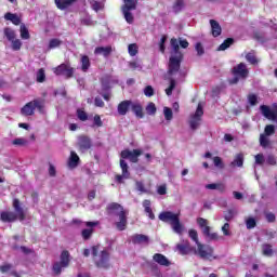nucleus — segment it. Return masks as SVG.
Listing matches in <instances>:
<instances>
[{
  "mask_svg": "<svg viewBox=\"0 0 277 277\" xmlns=\"http://www.w3.org/2000/svg\"><path fill=\"white\" fill-rule=\"evenodd\" d=\"M107 215H118L119 222L116 223L117 230H127V224H129L127 215L128 212L124 207L118 202H111L106 207Z\"/></svg>",
  "mask_w": 277,
  "mask_h": 277,
  "instance_id": "obj_1",
  "label": "nucleus"
},
{
  "mask_svg": "<svg viewBox=\"0 0 277 277\" xmlns=\"http://www.w3.org/2000/svg\"><path fill=\"white\" fill-rule=\"evenodd\" d=\"M142 155V150L140 149H133L132 151L129 149H123L120 154V168H121V172L123 174V177L127 179H131V172H129V164L127 163V161H124V159H129V161H131V163H137V161H140V156Z\"/></svg>",
  "mask_w": 277,
  "mask_h": 277,
  "instance_id": "obj_2",
  "label": "nucleus"
},
{
  "mask_svg": "<svg viewBox=\"0 0 277 277\" xmlns=\"http://www.w3.org/2000/svg\"><path fill=\"white\" fill-rule=\"evenodd\" d=\"M170 44L172 47L173 53H175V56H171L169 58L168 74L175 75V72H179L181 70V62H183V52H180L179 39L172 38L170 40Z\"/></svg>",
  "mask_w": 277,
  "mask_h": 277,
  "instance_id": "obj_3",
  "label": "nucleus"
},
{
  "mask_svg": "<svg viewBox=\"0 0 277 277\" xmlns=\"http://www.w3.org/2000/svg\"><path fill=\"white\" fill-rule=\"evenodd\" d=\"M13 208L15 212L12 211H3L0 214L1 222L12 223L18 220L19 222H24L25 220V210L21 207V200L14 199L13 200Z\"/></svg>",
  "mask_w": 277,
  "mask_h": 277,
  "instance_id": "obj_4",
  "label": "nucleus"
},
{
  "mask_svg": "<svg viewBox=\"0 0 277 277\" xmlns=\"http://www.w3.org/2000/svg\"><path fill=\"white\" fill-rule=\"evenodd\" d=\"M100 248L101 246L98 245L91 248L94 264L98 269H109V251L107 249L100 251Z\"/></svg>",
  "mask_w": 277,
  "mask_h": 277,
  "instance_id": "obj_5",
  "label": "nucleus"
},
{
  "mask_svg": "<svg viewBox=\"0 0 277 277\" xmlns=\"http://www.w3.org/2000/svg\"><path fill=\"white\" fill-rule=\"evenodd\" d=\"M158 217L161 222H169L174 233H177V235H181L183 233V224H181V219H179V214H174L170 211H164L161 212Z\"/></svg>",
  "mask_w": 277,
  "mask_h": 277,
  "instance_id": "obj_6",
  "label": "nucleus"
},
{
  "mask_svg": "<svg viewBox=\"0 0 277 277\" xmlns=\"http://www.w3.org/2000/svg\"><path fill=\"white\" fill-rule=\"evenodd\" d=\"M234 78L228 80L229 85H237L240 79H248L250 77V70L248 69V65L246 63H239L234 66L230 70Z\"/></svg>",
  "mask_w": 277,
  "mask_h": 277,
  "instance_id": "obj_7",
  "label": "nucleus"
},
{
  "mask_svg": "<svg viewBox=\"0 0 277 277\" xmlns=\"http://www.w3.org/2000/svg\"><path fill=\"white\" fill-rule=\"evenodd\" d=\"M36 109L40 114L44 111V100L42 98H35L31 102L26 103L22 108H21V115L22 116H34L36 114Z\"/></svg>",
  "mask_w": 277,
  "mask_h": 277,
  "instance_id": "obj_8",
  "label": "nucleus"
},
{
  "mask_svg": "<svg viewBox=\"0 0 277 277\" xmlns=\"http://www.w3.org/2000/svg\"><path fill=\"white\" fill-rule=\"evenodd\" d=\"M194 254L202 259L203 261H215V249L211 245H203L202 242L197 245V249H194Z\"/></svg>",
  "mask_w": 277,
  "mask_h": 277,
  "instance_id": "obj_9",
  "label": "nucleus"
},
{
  "mask_svg": "<svg viewBox=\"0 0 277 277\" xmlns=\"http://www.w3.org/2000/svg\"><path fill=\"white\" fill-rule=\"evenodd\" d=\"M60 259L61 261L55 262L52 266V272L54 273L55 276H60V274H62V269L69 267L70 252H68V250L62 251Z\"/></svg>",
  "mask_w": 277,
  "mask_h": 277,
  "instance_id": "obj_10",
  "label": "nucleus"
},
{
  "mask_svg": "<svg viewBox=\"0 0 277 277\" xmlns=\"http://www.w3.org/2000/svg\"><path fill=\"white\" fill-rule=\"evenodd\" d=\"M54 75L63 76L65 79H72L75 77V68L69 64L63 63L54 68Z\"/></svg>",
  "mask_w": 277,
  "mask_h": 277,
  "instance_id": "obj_11",
  "label": "nucleus"
},
{
  "mask_svg": "<svg viewBox=\"0 0 277 277\" xmlns=\"http://www.w3.org/2000/svg\"><path fill=\"white\" fill-rule=\"evenodd\" d=\"M202 116H205L202 104H198L195 114L190 116V120H189V127L193 131H196V129L200 127V122H202Z\"/></svg>",
  "mask_w": 277,
  "mask_h": 277,
  "instance_id": "obj_12",
  "label": "nucleus"
},
{
  "mask_svg": "<svg viewBox=\"0 0 277 277\" xmlns=\"http://www.w3.org/2000/svg\"><path fill=\"white\" fill-rule=\"evenodd\" d=\"M260 111L266 120H272V122H276L277 124V104H274L273 108L267 105H261Z\"/></svg>",
  "mask_w": 277,
  "mask_h": 277,
  "instance_id": "obj_13",
  "label": "nucleus"
},
{
  "mask_svg": "<svg viewBox=\"0 0 277 277\" xmlns=\"http://www.w3.org/2000/svg\"><path fill=\"white\" fill-rule=\"evenodd\" d=\"M79 153H88L92 148V138L88 135H80L77 142Z\"/></svg>",
  "mask_w": 277,
  "mask_h": 277,
  "instance_id": "obj_14",
  "label": "nucleus"
},
{
  "mask_svg": "<svg viewBox=\"0 0 277 277\" xmlns=\"http://www.w3.org/2000/svg\"><path fill=\"white\" fill-rule=\"evenodd\" d=\"M98 222H92V221L85 222V226L88 228H84L81 230V237L84 241L92 239V235H94V226H96Z\"/></svg>",
  "mask_w": 277,
  "mask_h": 277,
  "instance_id": "obj_15",
  "label": "nucleus"
},
{
  "mask_svg": "<svg viewBox=\"0 0 277 277\" xmlns=\"http://www.w3.org/2000/svg\"><path fill=\"white\" fill-rule=\"evenodd\" d=\"M133 101L131 100H124L120 102L117 106V111L119 116H127L129 114V110L131 109Z\"/></svg>",
  "mask_w": 277,
  "mask_h": 277,
  "instance_id": "obj_16",
  "label": "nucleus"
},
{
  "mask_svg": "<svg viewBox=\"0 0 277 277\" xmlns=\"http://www.w3.org/2000/svg\"><path fill=\"white\" fill-rule=\"evenodd\" d=\"M131 241L134 246H140L142 243L148 245L150 239L144 234H134L131 236Z\"/></svg>",
  "mask_w": 277,
  "mask_h": 277,
  "instance_id": "obj_17",
  "label": "nucleus"
},
{
  "mask_svg": "<svg viewBox=\"0 0 277 277\" xmlns=\"http://www.w3.org/2000/svg\"><path fill=\"white\" fill-rule=\"evenodd\" d=\"M54 3L57 10L64 11L68 10V8H72V5L77 3V0H54Z\"/></svg>",
  "mask_w": 277,
  "mask_h": 277,
  "instance_id": "obj_18",
  "label": "nucleus"
},
{
  "mask_svg": "<svg viewBox=\"0 0 277 277\" xmlns=\"http://www.w3.org/2000/svg\"><path fill=\"white\" fill-rule=\"evenodd\" d=\"M153 260L155 261V263H158V265H161L162 267H170V265H172L170 260H168V258H166V255L161 253L154 254Z\"/></svg>",
  "mask_w": 277,
  "mask_h": 277,
  "instance_id": "obj_19",
  "label": "nucleus"
},
{
  "mask_svg": "<svg viewBox=\"0 0 277 277\" xmlns=\"http://www.w3.org/2000/svg\"><path fill=\"white\" fill-rule=\"evenodd\" d=\"M80 162H81V159L79 158V155H77L76 151H70V156L67 161L68 168H70L71 170H75V168H77Z\"/></svg>",
  "mask_w": 277,
  "mask_h": 277,
  "instance_id": "obj_20",
  "label": "nucleus"
},
{
  "mask_svg": "<svg viewBox=\"0 0 277 277\" xmlns=\"http://www.w3.org/2000/svg\"><path fill=\"white\" fill-rule=\"evenodd\" d=\"M210 26L213 38H219V36H222V26L217 21L210 19Z\"/></svg>",
  "mask_w": 277,
  "mask_h": 277,
  "instance_id": "obj_21",
  "label": "nucleus"
},
{
  "mask_svg": "<svg viewBox=\"0 0 277 277\" xmlns=\"http://www.w3.org/2000/svg\"><path fill=\"white\" fill-rule=\"evenodd\" d=\"M131 111H133L138 119L144 118V107H142V104L138 102H132Z\"/></svg>",
  "mask_w": 277,
  "mask_h": 277,
  "instance_id": "obj_22",
  "label": "nucleus"
},
{
  "mask_svg": "<svg viewBox=\"0 0 277 277\" xmlns=\"http://www.w3.org/2000/svg\"><path fill=\"white\" fill-rule=\"evenodd\" d=\"M111 51H114L111 49V45H107V47H97L94 50V54L95 55H103L104 57H109V55H111Z\"/></svg>",
  "mask_w": 277,
  "mask_h": 277,
  "instance_id": "obj_23",
  "label": "nucleus"
},
{
  "mask_svg": "<svg viewBox=\"0 0 277 277\" xmlns=\"http://www.w3.org/2000/svg\"><path fill=\"white\" fill-rule=\"evenodd\" d=\"M176 249L179 250L180 254L185 255V254H189V252H192L194 250V248H192V245H189V241H185L184 245H177Z\"/></svg>",
  "mask_w": 277,
  "mask_h": 277,
  "instance_id": "obj_24",
  "label": "nucleus"
},
{
  "mask_svg": "<svg viewBox=\"0 0 277 277\" xmlns=\"http://www.w3.org/2000/svg\"><path fill=\"white\" fill-rule=\"evenodd\" d=\"M229 166L230 168H243V154H237Z\"/></svg>",
  "mask_w": 277,
  "mask_h": 277,
  "instance_id": "obj_25",
  "label": "nucleus"
},
{
  "mask_svg": "<svg viewBox=\"0 0 277 277\" xmlns=\"http://www.w3.org/2000/svg\"><path fill=\"white\" fill-rule=\"evenodd\" d=\"M80 64L82 72H88V70H90V66H92V64L90 63V56L81 55Z\"/></svg>",
  "mask_w": 277,
  "mask_h": 277,
  "instance_id": "obj_26",
  "label": "nucleus"
},
{
  "mask_svg": "<svg viewBox=\"0 0 277 277\" xmlns=\"http://www.w3.org/2000/svg\"><path fill=\"white\" fill-rule=\"evenodd\" d=\"M202 234L207 237L210 241H217L220 239V235L217 233H211V227H205L202 229Z\"/></svg>",
  "mask_w": 277,
  "mask_h": 277,
  "instance_id": "obj_27",
  "label": "nucleus"
},
{
  "mask_svg": "<svg viewBox=\"0 0 277 277\" xmlns=\"http://www.w3.org/2000/svg\"><path fill=\"white\" fill-rule=\"evenodd\" d=\"M138 0H123L121 10H137Z\"/></svg>",
  "mask_w": 277,
  "mask_h": 277,
  "instance_id": "obj_28",
  "label": "nucleus"
},
{
  "mask_svg": "<svg viewBox=\"0 0 277 277\" xmlns=\"http://www.w3.org/2000/svg\"><path fill=\"white\" fill-rule=\"evenodd\" d=\"M150 200L145 199L143 201V207L145 209V213L148 215L149 220H155V213L153 212V208H150Z\"/></svg>",
  "mask_w": 277,
  "mask_h": 277,
  "instance_id": "obj_29",
  "label": "nucleus"
},
{
  "mask_svg": "<svg viewBox=\"0 0 277 277\" xmlns=\"http://www.w3.org/2000/svg\"><path fill=\"white\" fill-rule=\"evenodd\" d=\"M121 12L123 14V17L126 18V22L129 25H133V21H135V17L133 16V10H129V9H121Z\"/></svg>",
  "mask_w": 277,
  "mask_h": 277,
  "instance_id": "obj_30",
  "label": "nucleus"
},
{
  "mask_svg": "<svg viewBox=\"0 0 277 277\" xmlns=\"http://www.w3.org/2000/svg\"><path fill=\"white\" fill-rule=\"evenodd\" d=\"M4 18L5 21H11V23H13V25H21V17H18V15L8 12L4 14Z\"/></svg>",
  "mask_w": 277,
  "mask_h": 277,
  "instance_id": "obj_31",
  "label": "nucleus"
},
{
  "mask_svg": "<svg viewBox=\"0 0 277 277\" xmlns=\"http://www.w3.org/2000/svg\"><path fill=\"white\" fill-rule=\"evenodd\" d=\"M185 8V0H175L172 10L175 14H180V12H183V9Z\"/></svg>",
  "mask_w": 277,
  "mask_h": 277,
  "instance_id": "obj_32",
  "label": "nucleus"
},
{
  "mask_svg": "<svg viewBox=\"0 0 277 277\" xmlns=\"http://www.w3.org/2000/svg\"><path fill=\"white\" fill-rule=\"evenodd\" d=\"M3 35L6 37V40H9V42L14 41L16 38V31L10 27H5L3 29Z\"/></svg>",
  "mask_w": 277,
  "mask_h": 277,
  "instance_id": "obj_33",
  "label": "nucleus"
},
{
  "mask_svg": "<svg viewBox=\"0 0 277 277\" xmlns=\"http://www.w3.org/2000/svg\"><path fill=\"white\" fill-rule=\"evenodd\" d=\"M245 57L246 61L251 64V66H256L259 64V58H256L254 51L247 53Z\"/></svg>",
  "mask_w": 277,
  "mask_h": 277,
  "instance_id": "obj_34",
  "label": "nucleus"
},
{
  "mask_svg": "<svg viewBox=\"0 0 277 277\" xmlns=\"http://www.w3.org/2000/svg\"><path fill=\"white\" fill-rule=\"evenodd\" d=\"M232 44H235V39L227 38L219 45L217 51H226V49H230Z\"/></svg>",
  "mask_w": 277,
  "mask_h": 277,
  "instance_id": "obj_35",
  "label": "nucleus"
},
{
  "mask_svg": "<svg viewBox=\"0 0 277 277\" xmlns=\"http://www.w3.org/2000/svg\"><path fill=\"white\" fill-rule=\"evenodd\" d=\"M262 254L264 256H274V249L272 248V245L263 243L262 245Z\"/></svg>",
  "mask_w": 277,
  "mask_h": 277,
  "instance_id": "obj_36",
  "label": "nucleus"
},
{
  "mask_svg": "<svg viewBox=\"0 0 277 277\" xmlns=\"http://www.w3.org/2000/svg\"><path fill=\"white\" fill-rule=\"evenodd\" d=\"M19 34L22 40H29L31 38V35H29V29H27V26H25V24H22L19 26Z\"/></svg>",
  "mask_w": 277,
  "mask_h": 277,
  "instance_id": "obj_37",
  "label": "nucleus"
},
{
  "mask_svg": "<svg viewBox=\"0 0 277 277\" xmlns=\"http://www.w3.org/2000/svg\"><path fill=\"white\" fill-rule=\"evenodd\" d=\"M206 189H217V192H226V185H224L223 183H212L206 185Z\"/></svg>",
  "mask_w": 277,
  "mask_h": 277,
  "instance_id": "obj_38",
  "label": "nucleus"
},
{
  "mask_svg": "<svg viewBox=\"0 0 277 277\" xmlns=\"http://www.w3.org/2000/svg\"><path fill=\"white\" fill-rule=\"evenodd\" d=\"M90 4H91L92 10H94V12H101V10H104V8H105V4H103V2L97 1V0H91Z\"/></svg>",
  "mask_w": 277,
  "mask_h": 277,
  "instance_id": "obj_39",
  "label": "nucleus"
},
{
  "mask_svg": "<svg viewBox=\"0 0 277 277\" xmlns=\"http://www.w3.org/2000/svg\"><path fill=\"white\" fill-rule=\"evenodd\" d=\"M145 110H146V114H148V116H155L157 114V106L155 105V103L149 102Z\"/></svg>",
  "mask_w": 277,
  "mask_h": 277,
  "instance_id": "obj_40",
  "label": "nucleus"
},
{
  "mask_svg": "<svg viewBox=\"0 0 277 277\" xmlns=\"http://www.w3.org/2000/svg\"><path fill=\"white\" fill-rule=\"evenodd\" d=\"M128 53L131 57H135V55L138 53L137 43H130L128 45Z\"/></svg>",
  "mask_w": 277,
  "mask_h": 277,
  "instance_id": "obj_41",
  "label": "nucleus"
},
{
  "mask_svg": "<svg viewBox=\"0 0 277 277\" xmlns=\"http://www.w3.org/2000/svg\"><path fill=\"white\" fill-rule=\"evenodd\" d=\"M47 81V74L44 72V68H40L37 71V83H44Z\"/></svg>",
  "mask_w": 277,
  "mask_h": 277,
  "instance_id": "obj_42",
  "label": "nucleus"
},
{
  "mask_svg": "<svg viewBox=\"0 0 277 277\" xmlns=\"http://www.w3.org/2000/svg\"><path fill=\"white\" fill-rule=\"evenodd\" d=\"M77 118L81 121V122H85L88 120V113H85V110L78 108L77 111Z\"/></svg>",
  "mask_w": 277,
  "mask_h": 277,
  "instance_id": "obj_43",
  "label": "nucleus"
},
{
  "mask_svg": "<svg viewBox=\"0 0 277 277\" xmlns=\"http://www.w3.org/2000/svg\"><path fill=\"white\" fill-rule=\"evenodd\" d=\"M271 142L267 135L265 134H261L260 135V146H262V148H268Z\"/></svg>",
  "mask_w": 277,
  "mask_h": 277,
  "instance_id": "obj_44",
  "label": "nucleus"
},
{
  "mask_svg": "<svg viewBox=\"0 0 277 277\" xmlns=\"http://www.w3.org/2000/svg\"><path fill=\"white\" fill-rule=\"evenodd\" d=\"M246 227L248 228V230H252V228H256V219L248 217L246 220Z\"/></svg>",
  "mask_w": 277,
  "mask_h": 277,
  "instance_id": "obj_45",
  "label": "nucleus"
},
{
  "mask_svg": "<svg viewBox=\"0 0 277 277\" xmlns=\"http://www.w3.org/2000/svg\"><path fill=\"white\" fill-rule=\"evenodd\" d=\"M174 88H176V80L170 79V85L166 89L167 96H172V92H174Z\"/></svg>",
  "mask_w": 277,
  "mask_h": 277,
  "instance_id": "obj_46",
  "label": "nucleus"
},
{
  "mask_svg": "<svg viewBox=\"0 0 277 277\" xmlns=\"http://www.w3.org/2000/svg\"><path fill=\"white\" fill-rule=\"evenodd\" d=\"M11 44L13 51H21V49L23 48V42L21 41V39H13V41H11Z\"/></svg>",
  "mask_w": 277,
  "mask_h": 277,
  "instance_id": "obj_47",
  "label": "nucleus"
},
{
  "mask_svg": "<svg viewBox=\"0 0 277 277\" xmlns=\"http://www.w3.org/2000/svg\"><path fill=\"white\" fill-rule=\"evenodd\" d=\"M13 146H27V138L18 137L12 141Z\"/></svg>",
  "mask_w": 277,
  "mask_h": 277,
  "instance_id": "obj_48",
  "label": "nucleus"
},
{
  "mask_svg": "<svg viewBox=\"0 0 277 277\" xmlns=\"http://www.w3.org/2000/svg\"><path fill=\"white\" fill-rule=\"evenodd\" d=\"M274 133H276V127H274V124H267L264 128V135L269 136L274 135Z\"/></svg>",
  "mask_w": 277,
  "mask_h": 277,
  "instance_id": "obj_49",
  "label": "nucleus"
},
{
  "mask_svg": "<svg viewBox=\"0 0 277 277\" xmlns=\"http://www.w3.org/2000/svg\"><path fill=\"white\" fill-rule=\"evenodd\" d=\"M188 237H190L192 240L195 241L196 246L200 243V241L198 240V232L196 229H189Z\"/></svg>",
  "mask_w": 277,
  "mask_h": 277,
  "instance_id": "obj_50",
  "label": "nucleus"
},
{
  "mask_svg": "<svg viewBox=\"0 0 277 277\" xmlns=\"http://www.w3.org/2000/svg\"><path fill=\"white\" fill-rule=\"evenodd\" d=\"M57 47H62V40L54 38L49 42V49H57Z\"/></svg>",
  "mask_w": 277,
  "mask_h": 277,
  "instance_id": "obj_51",
  "label": "nucleus"
},
{
  "mask_svg": "<svg viewBox=\"0 0 277 277\" xmlns=\"http://www.w3.org/2000/svg\"><path fill=\"white\" fill-rule=\"evenodd\" d=\"M248 101H249V105H251V107H254V105L259 103V97L256 96V94L251 93L248 95Z\"/></svg>",
  "mask_w": 277,
  "mask_h": 277,
  "instance_id": "obj_52",
  "label": "nucleus"
},
{
  "mask_svg": "<svg viewBox=\"0 0 277 277\" xmlns=\"http://www.w3.org/2000/svg\"><path fill=\"white\" fill-rule=\"evenodd\" d=\"M168 40V36L163 35L159 42V51L160 53H166V42Z\"/></svg>",
  "mask_w": 277,
  "mask_h": 277,
  "instance_id": "obj_53",
  "label": "nucleus"
},
{
  "mask_svg": "<svg viewBox=\"0 0 277 277\" xmlns=\"http://www.w3.org/2000/svg\"><path fill=\"white\" fill-rule=\"evenodd\" d=\"M163 114H164V119L166 120H172V118H174V115H173V113H172V108H170V107H164L163 108Z\"/></svg>",
  "mask_w": 277,
  "mask_h": 277,
  "instance_id": "obj_54",
  "label": "nucleus"
},
{
  "mask_svg": "<svg viewBox=\"0 0 277 277\" xmlns=\"http://www.w3.org/2000/svg\"><path fill=\"white\" fill-rule=\"evenodd\" d=\"M264 215L268 224H274V222H276V214H274L273 212H265Z\"/></svg>",
  "mask_w": 277,
  "mask_h": 277,
  "instance_id": "obj_55",
  "label": "nucleus"
},
{
  "mask_svg": "<svg viewBox=\"0 0 277 277\" xmlns=\"http://www.w3.org/2000/svg\"><path fill=\"white\" fill-rule=\"evenodd\" d=\"M197 224L200 228H202V230H205V228L209 227V225H208L209 221H207V219L198 217Z\"/></svg>",
  "mask_w": 277,
  "mask_h": 277,
  "instance_id": "obj_56",
  "label": "nucleus"
},
{
  "mask_svg": "<svg viewBox=\"0 0 277 277\" xmlns=\"http://www.w3.org/2000/svg\"><path fill=\"white\" fill-rule=\"evenodd\" d=\"M144 94H145V96H148L149 98H150V96H155V89H153V85L145 87Z\"/></svg>",
  "mask_w": 277,
  "mask_h": 277,
  "instance_id": "obj_57",
  "label": "nucleus"
},
{
  "mask_svg": "<svg viewBox=\"0 0 277 277\" xmlns=\"http://www.w3.org/2000/svg\"><path fill=\"white\" fill-rule=\"evenodd\" d=\"M93 127H97V128L103 127V120L101 119L100 115H95L93 117Z\"/></svg>",
  "mask_w": 277,
  "mask_h": 277,
  "instance_id": "obj_58",
  "label": "nucleus"
},
{
  "mask_svg": "<svg viewBox=\"0 0 277 277\" xmlns=\"http://www.w3.org/2000/svg\"><path fill=\"white\" fill-rule=\"evenodd\" d=\"M12 267H13L12 264L5 263L3 265H0V272L1 274H8V272H10Z\"/></svg>",
  "mask_w": 277,
  "mask_h": 277,
  "instance_id": "obj_59",
  "label": "nucleus"
},
{
  "mask_svg": "<svg viewBox=\"0 0 277 277\" xmlns=\"http://www.w3.org/2000/svg\"><path fill=\"white\" fill-rule=\"evenodd\" d=\"M213 163L215 166V168H224V162L222 161V158L220 156H215L213 158Z\"/></svg>",
  "mask_w": 277,
  "mask_h": 277,
  "instance_id": "obj_60",
  "label": "nucleus"
},
{
  "mask_svg": "<svg viewBox=\"0 0 277 277\" xmlns=\"http://www.w3.org/2000/svg\"><path fill=\"white\" fill-rule=\"evenodd\" d=\"M195 51H197V55L199 56L205 55V47H202V43L197 42L195 45Z\"/></svg>",
  "mask_w": 277,
  "mask_h": 277,
  "instance_id": "obj_61",
  "label": "nucleus"
},
{
  "mask_svg": "<svg viewBox=\"0 0 277 277\" xmlns=\"http://www.w3.org/2000/svg\"><path fill=\"white\" fill-rule=\"evenodd\" d=\"M255 163L256 166H263L265 163V156L263 154L255 155Z\"/></svg>",
  "mask_w": 277,
  "mask_h": 277,
  "instance_id": "obj_62",
  "label": "nucleus"
},
{
  "mask_svg": "<svg viewBox=\"0 0 277 277\" xmlns=\"http://www.w3.org/2000/svg\"><path fill=\"white\" fill-rule=\"evenodd\" d=\"M233 217H235V211L233 210H227L225 213H224V220L226 222H230V220H233Z\"/></svg>",
  "mask_w": 277,
  "mask_h": 277,
  "instance_id": "obj_63",
  "label": "nucleus"
},
{
  "mask_svg": "<svg viewBox=\"0 0 277 277\" xmlns=\"http://www.w3.org/2000/svg\"><path fill=\"white\" fill-rule=\"evenodd\" d=\"M266 163L268 166H276L277 161H276V156L269 154L266 158Z\"/></svg>",
  "mask_w": 277,
  "mask_h": 277,
  "instance_id": "obj_64",
  "label": "nucleus"
}]
</instances>
